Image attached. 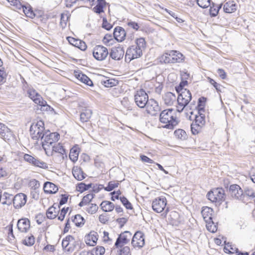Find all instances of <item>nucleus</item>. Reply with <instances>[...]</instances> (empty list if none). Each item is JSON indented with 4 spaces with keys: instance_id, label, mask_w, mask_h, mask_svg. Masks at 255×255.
<instances>
[{
    "instance_id": "48",
    "label": "nucleus",
    "mask_w": 255,
    "mask_h": 255,
    "mask_svg": "<svg viewBox=\"0 0 255 255\" xmlns=\"http://www.w3.org/2000/svg\"><path fill=\"white\" fill-rule=\"evenodd\" d=\"M70 243L64 238L62 242V246L64 250L68 252H72L74 251L73 247L70 246Z\"/></svg>"
},
{
    "instance_id": "61",
    "label": "nucleus",
    "mask_w": 255,
    "mask_h": 255,
    "mask_svg": "<svg viewBox=\"0 0 255 255\" xmlns=\"http://www.w3.org/2000/svg\"><path fill=\"white\" fill-rule=\"evenodd\" d=\"M102 27L107 30H111L113 27V25L108 22L105 17H103Z\"/></svg>"
},
{
    "instance_id": "7",
    "label": "nucleus",
    "mask_w": 255,
    "mask_h": 255,
    "mask_svg": "<svg viewBox=\"0 0 255 255\" xmlns=\"http://www.w3.org/2000/svg\"><path fill=\"white\" fill-rule=\"evenodd\" d=\"M142 55V50L132 45L127 50L125 61L129 62L131 60L140 57Z\"/></svg>"
},
{
    "instance_id": "22",
    "label": "nucleus",
    "mask_w": 255,
    "mask_h": 255,
    "mask_svg": "<svg viewBox=\"0 0 255 255\" xmlns=\"http://www.w3.org/2000/svg\"><path fill=\"white\" fill-rule=\"evenodd\" d=\"M1 203L2 205L9 206L13 203V196L12 194L4 192L2 195Z\"/></svg>"
},
{
    "instance_id": "14",
    "label": "nucleus",
    "mask_w": 255,
    "mask_h": 255,
    "mask_svg": "<svg viewBox=\"0 0 255 255\" xmlns=\"http://www.w3.org/2000/svg\"><path fill=\"white\" fill-rule=\"evenodd\" d=\"M125 53L123 47L119 45L118 47H113L110 53V57L115 60H120L123 58Z\"/></svg>"
},
{
    "instance_id": "17",
    "label": "nucleus",
    "mask_w": 255,
    "mask_h": 255,
    "mask_svg": "<svg viewBox=\"0 0 255 255\" xmlns=\"http://www.w3.org/2000/svg\"><path fill=\"white\" fill-rule=\"evenodd\" d=\"M113 35L117 41L122 42L125 39L126 32L122 27L117 26L114 29Z\"/></svg>"
},
{
    "instance_id": "51",
    "label": "nucleus",
    "mask_w": 255,
    "mask_h": 255,
    "mask_svg": "<svg viewBox=\"0 0 255 255\" xmlns=\"http://www.w3.org/2000/svg\"><path fill=\"white\" fill-rule=\"evenodd\" d=\"M136 45H134L138 48H140L142 50L145 47L146 42L144 38L140 37L136 39Z\"/></svg>"
},
{
    "instance_id": "3",
    "label": "nucleus",
    "mask_w": 255,
    "mask_h": 255,
    "mask_svg": "<svg viewBox=\"0 0 255 255\" xmlns=\"http://www.w3.org/2000/svg\"><path fill=\"white\" fill-rule=\"evenodd\" d=\"M207 197L216 206H219L225 199V191L222 188L213 189L207 193Z\"/></svg>"
},
{
    "instance_id": "39",
    "label": "nucleus",
    "mask_w": 255,
    "mask_h": 255,
    "mask_svg": "<svg viewBox=\"0 0 255 255\" xmlns=\"http://www.w3.org/2000/svg\"><path fill=\"white\" fill-rule=\"evenodd\" d=\"M79 155V151L76 147L71 148L69 153V158L73 162L77 161Z\"/></svg>"
},
{
    "instance_id": "13",
    "label": "nucleus",
    "mask_w": 255,
    "mask_h": 255,
    "mask_svg": "<svg viewBox=\"0 0 255 255\" xmlns=\"http://www.w3.org/2000/svg\"><path fill=\"white\" fill-rule=\"evenodd\" d=\"M27 201V196L24 193H18L13 197V206L15 209L23 207Z\"/></svg>"
},
{
    "instance_id": "20",
    "label": "nucleus",
    "mask_w": 255,
    "mask_h": 255,
    "mask_svg": "<svg viewBox=\"0 0 255 255\" xmlns=\"http://www.w3.org/2000/svg\"><path fill=\"white\" fill-rule=\"evenodd\" d=\"M43 190L46 193L55 194L58 191V188L55 184L47 181L44 184Z\"/></svg>"
},
{
    "instance_id": "46",
    "label": "nucleus",
    "mask_w": 255,
    "mask_h": 255,
    "mask_svg": "<svg viewBox=\"0 0 255 255\" xmlns=\"http://www.w3.org/2000/svg\"><path fill=\"white\" fill-rule=\"evenodd\" d=\"M205 115H196L194 121L193 122L195 124L199 125L200 126L203 127L205 123Z\"/></svg>"
},
{
    "instance_id": "45",
    "label": "nucleus",
    "mask_w": 255,
    "mask_h": 255,
    "mask_svg": "<svg viewBox=\"0 0 255 255\" xmlns=\"http://www.w3.org/2000/svg\"><path fill=\"white\" fill-rule=\"evenodd\" d=\"M102 83L106 87H112L116 86L118 83V81L114 79H109L102 81Z\"/></svg>"
},
{
    "instance_id": "30",
    "label": "nucleus",
    "mask_w": 255,
    "mask_h": 255,
    "mask_svg": "<svg viewBox=\"0 0 255 255\" xmlns=\"http://www.w3.org/2000/svg\"><path fill=\"white\" fill-rule=\"evenodd\" d=\"M210 6V15L211 17H215L218 14L220 9L221 8L222 5H216L215 3L212 2L211 3Z\"/></svg>"
},
{
    "instance_id": "54",
    "label": "nucleus",
    "mask_w": 255,
    "mask_h": 255,
    "mask_svg": "<svg viewBox=\"0 0 255 255\" xmlns=\"http://www.w3.org/2000/svg\"><path fill=\"white\" fill-rule=\"evenodd\" d=\"M29 185L31 188V190H36L40 187L39 182L35 179L31 180Z\"/></svg>"
},
{
    "instance_id": "32",
    "label": "nucleus",
    "mask_w": 255,
    "mask_h": 255,
    "mask_svg": "<svg viewBox=\"0 0 255 255\" xmlns=\"http://www.w3.org/2000/svg\"><path fill=\"white\" fill-rule=\"evenodd\" d=\"M93 185V184L92 183L86 184L84 182H80L76 185V190L80 193H83V192L88 190L89 188L92 187Z\"/></svg>"
},
{
    "instance_id": "63",
    "label": "nucleus",
    "mask_w": 255,
    "mask_h": 255,
    "mask_svg": "<svg viewBox=\"0 0 255 255\" xmlns=\"http://www.w3.org/2000/svg\"><path fill=\"white\" fill-rule=\"evenodd\" d=\"M35 219L36 223L40 225L45 219V216L42 213H39L35 216Z\"/></svg>"
},
{
    "instance_id": "25",
    "label": "nucleus",
    "mask_w": 255,
    "mask_h": 255,
    "mask_svg": "<svg viewBox=\"0 0 255 255\" xmlns=\"http://www.w3.org/2000/svg\"><path fill=\"white\" fill-rule=\"evenodd\" d=\"M107 4L105 0H97V3L93 8V11L97 13L100 14L104 12V8Z\"/></svg>"
},
{
    "instance_id": "21",
    "label": "nucleus",
    "mask_w": 255,
    "mask_h": 255,
    "mask_svg": "<svg viewBox=\"0 0 255 255\" xmlns=\"http://www.w3.org/2000/svg\"><path fill=\"white\" fill-rule=\"evenodd\" d=\"M213 209L208 207H205L203 208L201 213L204 220L206 222H210L212 218Z\"/></svg>"
},
{
    "instance_id": "57",
    "label": "nucleus",
    "mask_w": 255,
    "mask_h": 255,
    "mask_svg": "<svg viewBox=\"0 0 255 255\" xmlns=\"http://www.w3.org/2000/svg\"><path fill=\"white\" fill-rule=\"evenodd\" d=\"M119 251L120 255H131L130 248L128 246H123Z\"/></svg>"
},
{
    "instance_id": "49",
    "label": "nucleus",
    "mask_w": 255,
    "mask_h": 255,
    "mask_svg": "<svg viewBox=\"0 0 255 255\" xmlns=\"http://www.w3.org/2000/svg\"><path fill=\"white\" fill-rule=\"evenodd\" d=\"M120 199L121 202L122 203V204H123V205L127 209H129V210L132 209L133 208H132V206L131 204L126 197H125L124 196L122 197H120Z\"/></svg>"
},
{
    "instance_id": "37",
    "label": "nucleus",
    "mask_w": 255,
    "mask_h": 255,
    "mask_svg": "<svg viewBox=\"0 0 255 255\" xmlns=\"http://www.w3.org/2000/svg\"><path fill=\"white\" fill-rule=\"evenodd\" d=\"M161 62L164 63H173L171 56H170V51L164 53L160 58Z\"/></svg>"
},
{
    "instance_id": "50",
    "label": "nucleus",
    "mask_w": 255,
    "mask_h": 255,
    "mask_svg": "<svg viewBox=\"0 0 255 255\" xmlns=\"http://www.w3.org/2000/svg\"><path fill=\"white\" fill-rule=\"evenodd\" d=\"M196 1L199 6L203 8H207L211 5V0H196Z\"/></svg>"
},
{
    "instance_id": "60",
    "label": "nucleus",
    "mask_w": 255,
    "mask_h": 255,
    "mask_svg": "<svg viewBox=\"0 0 255 255\" xmlns=\"http://www.w3.org/2000/svg\"><path fill=\"white\" fill-rule=\"evenodd\" d=\"M7 74L5 71L3 70L0 69V85L4 84L6 80Z\"/></svg>"
},
{
    "instance_id": "12",
    "label": "nucleus",
    "mask_w": 255,
    "mask_h": 255,
    "mask_svg": "<svg viewBox=\"0 0 255 255\" xmlns=\"http://www.w3.org/2000/svg\"><path fill=\"white\" fill-rule=\"evenodd\" d=\"M145 107L147 113L152 116H156L160 110L158 103L153 99L149 100Z\"/></svg>"
},
{
    "instance_id": "4",
    "label": "nucleus",
    "mask_w": 255,
    "mask_h": 255,
    "mask_svg": "<svg viewBox=\"0 0 255 255\" xmlns=\"http://www.w3.org/2000/svg\"><path fill=\"white\" fill-rule=\"evenodd\" d=\"M167 200L165 197L161 196L155 199L152 203V208L156 213H161L164 211L167 214L169 211V208L166 207Z\"/></svg>"
},
{
    "instance_id": "19",
    "label": "nucleus",
    "mask_w": 255,
    "mask_h": 255,
    "mask_svg": "<svg viewBox=\"0 0 255 255\" xmlns=\"http://www.w3.org/2000/svg\"><path fill=\"white\" fill-rule=\"evenodd\" d=\"M170 53L173 63H181L184 61L185 57L179 51L177 50H170Z\"/></svg>"
},
{
    "instance_id": "55",
    "label": "nucleus",
    "mask_w": 255,
    "mask_h": 255,
    "mask_svg": "<svg viewBox=\"0 0 255 255\" xmlns=\"http://www.w3.org/2000/svg\"><path fill=\"white\" fill-rule=\"evenodd\" d=\"M33 102L35 104H37V105H39L40 107V108H42L43 107V106H45V105H46L47 104V102L43 100L41 95L38 98L34 99L33 100Z\"/></svg>"
},
{
    "instance_id": "52",
    "label": "nucleus",
    "mask_w": 255,
    "mask_h": 255,
    "mask_svg": "<svg viewBox=\"0 0 255 255\" xmlns=\"http://www.w3.org/2000/svg\"><path fill=\"white\" fill-rule=\"evenodd\" d=\"M235 248L233 245L230 244V243H228L225 244V246L224 248V251L226 253L229 254H233L235 253Z\"/></svg>"
},
{
    "instance_id": "43",
    "label": "nucleus",
    "mask_w": 255,
    "mask_h": 255,
    "mask_svg": "<svg viewBox=\"0 0 255 255\" xmlns=\"http://www.w3.org/2000/svg\"><path fill=\"white\" fill-rule=\"evenodd\" d=\"M207 229L211 233H215L217 230V226L213 221V219L210 222H206Z\"/></svg>"
},
{
    "instance_id": "64",
    "label": "nucleus",
    "mask_w": 255,
    "mask_h": 255,
    "mask_svg": "<svg viewBox=\"0 0 255 255\" xmlns=\"http://www.w3.org/2000/svg\"><path fill=\"white\" fill-rule=\"evenodd\" d=\"M95 194L93 193H89L84 196L82 199V200L84 201V202L88 204L90 203L92 200L94 198Z\"/></svg>"
},
{
    "instance_id": "23",
    "label": "nucleus",
    "mask_w": 255,
    "mask_h": 255,
    "mask_svg": "<svg viewBox=\"0 0 255 255\" xmlns=\"http://www.w3.org/2000/svg\"><path fill=\"white\" fill-rule=\"evenodd\" d=\"M244 200L242 201L243 203H246L250 199H252L255 198V192L253 189L247 188L245 189L244 192L243 191Z\"/></svg>"
},
{
    "instance_id": "58",
    "label": "nucleus",
    "mask_w": 255,
    "mask_h": 255,
    "mask_svg": "<svg viewBox=\"0 0 255 255\" xmlns=\"http://www.w3.org/2000/svg\"><path fill=\"white\" fill-rule=\"evenodd\" d=\"M67 39L69 43L73 46L77 47L79 43L80 42V40L79 39L75 38L73 37L68 36L67 37Z\"/></svg>"
},
{
    "instance_id": "38",
    "label": "nucleus",
    "mask_w": 255,
    "mask_h": 255,
    "mask_svg": "<svg viewBox=\"0 0 255 255\" xmlns=\"http://www.w3.org/2000/svg\"><path fill=\"white\" fill-rule=\"evenodd\" d=\"M27 94L33 101L34 99L40 97V95L38 94L33 88H29L26 91Z\"/></svg>"
},
{
    "instance_id": "47",
    "label": "nucleus",
    "mask_w": 255,
    "mask_h": 255,
    "mask_svg": "<svg viewBox=\"0 0 255 255\" xmlns=\"http://www.w3.org/2000/svg\"><path fill=\"white\" fill-rule=\"evenodd\" d=\"M35 243V238L33 235H31L26 238L22 241V243L27 246H32Z\"/></svg>"
},
{
    "instance_id": "40",
    "label": "nucleus",
    "mask_w": 255,
    "mask_h": 255,
    "mask_svg": "<svg viewBox=\"0 0 255 255\" xmlns=\"http://www.w3.org/2000/svg\"><path fill=\"white\" fill-rule=\"evenodd\" d=\"M105 253V249L103 247L97 246L92 250L91 255H103Z\"/></svg>"
},
{
    "instance_id": "44",
    "label": "nucleus",
    "mask_w": 255,
    "mask_h": 255,
    "mask_svg": "<svg viewBox=\"0 0 255 255\" xmlns=\"http://www.w3.org/2000/svg\"><path fill=\"white\" fill-rule=\"evenodd\" d=\"M202 127L199 125L192 123L191 125V131L193 134L196 135L198 134L201 131Z\"/></svg>"
},
{
    "instance_id": "8",
    "label": "nucleus",
    "mask_w": 255,
    "mask_h": 255,
    "mask_svg": "<svg viewBox=\"0 0 255 255\" xmlns=\"http://www.w3.org/2000/svg\"><path fill=\"white\" fill-rule=\"evenodd\" d=\"M131 237L132 234L129 231H126L121 233L116 240L115 247L116 248L123 247L129 242Z\"/></svg>"
},
{
    "instance_id": "15",
    "label": "nucleus",
    "mask_w": 255,
    "mask_h": 255,
    "mask_svg": "<svg viewBox=\"0 0 255 255\" xmlns=\"http://www.w3.org/2000/svg\"><path fill=\"white\" fill-rule=\"evenodd\" d=\"M17 227L21 233H27L30 227V222L26 218L19 219L17 223Z\"/></svg>"
},
{
    "instance_id": "27",
    "label": "nucleus",
    "mask_w": 255,
    "mask_h": 255,
    "mask_svg": "<svg viewBox=\"0 0 255 255\" xmlns=\"http://www.w3.org/2000/svg\"><path fill=\"white\" fill-rule=\"evenodd\" d=\"M223 9L226 13H231L236 10L237 5L234 1H228L224 4Z\"/></svg>"
},
{
    "instance_id": "18",
    "label": "nucleus",
    "mask_w": 255,
    "mask_h": 255,
    "mask_svg": "<svg viewBox=\"0 0 255 255\" xmlns=\"http://www.w3.org/2000/svg\"><path fill=\"white\" fill-rule=\"evenodd\" d=\"M97 233L94 231H91L88 235L85 237V240L86 244L90 246H94L98 240Z\"/></svg>"
},
{
    "instance_id": "34",
    "label": "nucleus",
    "mask_w": 255,
    "mask_h": 255,
    "mask_svg": "<svg viewBox=\"0 0 255 255\" xmlns=\"http://www.w3.org/2000/svg\"><path fill=\"white\" fill-rule=\"evenodd\" d=\"M53 152H57L60 153L61 155H65L66 156V150L64 148L63 146L60 143L55 144L52 146Z\"/></svg>"
},
{
    "instance_id": "5",
    "label": "nucleus",
    "mask_w": 255,
    "mask_h": 255,
    "mask_svg": "<svg viewBox=\"0 0 255 255\" xmlns=\"http://www.w3.org/2000/svg\"><path fill=\"white\" fill-rule=\"evenodd\" d=\"M178 94L177 102L182 107L181 110H178V112L181 113L191 100L192 95L189 90H184L183 92Z\"/></svg>"
},
{
    "instance_id": "11",
    "label": "nucleus",
    "mask_w": 255,
    "mask_h": 255,
    "mask_svg": "<svg viewBox=\"0 0 255 255\" xmlns=\"http://www.w3.org/2000/svg\"><path fill=\"white\" fill-rule=\"evenodd\" d=\"M229 193L232 198L241 201L244 200L243 190L237 184H232L229 188Z\"/></svg>"
},
{
    "instance_id": "41",
    "label": "nucleus",
    "mask_w": 255,
    "mask_h": 255,
    "mask_svg": "<svg viewBox=\"0 0 255 255\" xmlns=\"http://www.w3.org/2000/svg\"><path fill=\"white\" fill-rule=\"evenodd\" d=\"M119 185L118 181H111L109 182L107 187L104 188V189L108 192L112 191L114 189L118 187Z\"/></svg>"
},
{
    "instance_id": "6",
    "label": "nucleus",
    "mask_w": 255,
    "mask_h": 255,
    "mask_svg": "<svg viewBox=\"0 0 255 255\" xmlns=\"http://www.w3.org/2000/svg\"><path fill=\"white\" fill-rule=\"evenodd\" d=\"M149 101L148 96L143 89L137 91L134 95V101L140 108H144Z\"/></svg>"
},
{
    "instance_id": "31",
    "label": "nucleus",
    "mask_w": 255,
    "mask_h": 255,
    "mask_svg": "<svg viewBox=\"0 0 255 255\" xmlns=\"http://www.w3.org/2000/svg\"><path fill=\"white\" fill-rule=\"evenodd\" d=\"M72 222L74 223L76 226L81 227L83 226L85 223V219L80 214L76 215L74 216V218L72 219Z\"/></svg>"
},
{
    "instance_id": "36",
    "label": "nucleus",
    "mask_w": 255,
    "mask_h": 255,
    "mask_svg": "<svg viewBox=\"0 0 255 255\" xmlns=\"http://www.w3.org/2000/svg\"><path fill=\"white\" fill-rule=\"evenodd\" d=\"M174 133L177 138L182 140L186 139L188 137L185 131L182 129L175 130Z\"/></svg>"
},
{
    "instance_id": "26",
    "label": "nucleus",
    "mask_w": 255,
    "mask_h": 255,
    "mask_svg": "<svg viewBox=\"0 0 255 255\" xmlns=\"http://www.w3.org/2000/svg\"><path fill=\"white\" fill-rule=\"evenodd\" d=\"M74 177L78 180L81 181L85 178L86 174L81 168L74 167L72 170Z\"/></svg>"
},
{
    "instance_id": "29",
    "label": "nucleus",
    "mask_w": 255,
    "mask_h": 255,
    "mask_svg": "<svg viewBox=\"0 0 255 255\" xmlns=\"http://www.w3.org/2000/svg\"><path fill=\"white\" fill-rule=\"evenodd\" d=\"M48 132H49V130L45 131L44 133V138L42 139L43 141L41 142L42 147H45V146H47V147H50V146L54 142L53 141V139H50V136Z\"/></svg>"
},
{
    "instance_id": "62",
    "label": "nucleus",
    "mask_w": 255,
    "mask_h": 255,
    "mask_svg": "<svg viewBox=\"0 0 255 255\" xmlns=\"http://www.w3.org/2000/svg\"><path fill=\"white\" fill-rule=\"evenodd\" d=\"M187 84V81L186 80L181 82L179 85L175 87V90L177 93H181L184 91V90H187L184 89V87L185 85Z\"/></svg>"
},
{
    "instance_id": "9",
    "label": "nucleus",
    "mask_w": 255,
    "mask_h": 255,
    "mask_svg": "<svg viewBox=\"0 0 255 255\" xmlns=\"http://www.w3.org/2000/svg\"><path fill=\"white\" fill-rule=\"evenodd\" d=\"M131 244L134 248H142L145 245L144 233L140 231H136L132 237Z\"/></svg>"
},
{
    "instance_id": "10",
    "label": "nucleus",
    "mask_w": 255,
    "mask_h": 255,
    "mask_svg": "<svg viewBox=\"0 0 255 255\" xmlns=\"http://www.w3.org/2000/svg\"><path fill=\"white\" fill-rule=\"evenodd\" d=\"M108 51L106 47L102 45H96L93 49V55L98 61H102L106 59L108 55Z\"/></svg>"
},
{
    "instance_id": "59",
    "label": "nucleus",
    "mask_w": 255,
    "mask_h": 255,
    "mask_svg": "<svg viewBox=\"0 0 255 255\" xmlns=\"http://www.w3.org/2000/svg\"><path fill=\"white\" fill-rule=\"evenodd\" d=\"M98 208L97 204H91V206L87 208L86 211L90 214H94L98 211Z\"/></svg>"
},
{
    "instance_id": "2",
    "label": "nucleus",
    "mask_w": 255,
    "mask_h": 255,
    "mask_svg": "<svg viewBox=\"0 0 255 255\" xmlns=\"http://www.w3.org/2000/svg\"><path fill=\"white\" fill-rule=\"evenodd\" d=\"M44 124L39 121L36 123H33L30 127V134L33 140L38 141L39 139L42 140L44 137Z\"/></svg>"
},
{
    "instance_id": "33",
    "label": "nucleus",
    "mask_w": 255,
    "mask_h": 255,
    "mask_svg": "<svg viewBox=\"0 0 255 255\" xmlns=\"http://www.w3.org/2000/svg\"><path fill=\"white\" fill-rule=\"evenodd\" d=\"M7 134H11L10 131H9V129L7 128L4 125L0 123V134L1 137L5 140L8 137Z\"/></svg>"
},
{
    "instance_id": "56",
    "label": "nucleus",
    "mask_w": 255,
    "mask_h": 255,
    "mask_svg": "<svg viewBox=\"0 0 255 255\" xmlns=\"http://www.w3.org/2000/svg\"><path fill=\"white\" fill-rule=\"evenodd\" d=\"M33 165L43 169H47L48 168L47 164L46 162L40 161L37 158H35V161H34Z\"/></svg>"
},
{
    "instance_id": "35",
    "label": "nucleus",
    "mask_w": 255,
    "mask_h": 255,
    "mask_svg": "<svg viewBox=\"0 0 255 255\" xmlns=\"http://www.w3.org/2000/svg\"><path fill=\"white\" fill-rule=\"evenodd\" d=\"M56 208L53 206L49 207L46 212V217L49 219H54L57 216V213L56 211Z\"/></svg>"
},
{
    "instance_id": "1",
    "label": "nucleus",
    "mask_w": 255,
    "mask_h": 255,
    "mask_svg": "<svg viewBox=\"0 0 255 255\" xmlns=\"http://www.w3.org/2000/svg\"><path fill=\"white\" fill-rule=\"evenodd\" d=\"M173 109L163 110L160 114V122L165 125L163 126L164 128L173 129L178 124L176 118L174 116Z\"/></svg>"
},
{
    "instance_id": "16",
    "label": "nucleus",
    "mask_w": 255,
    "mask_h": 255,
    "mask_svg": "<svg viewBox=\"0 0 255 255\" xmlns=\"http://www.w3.org/2000/svg\"><path fill=\"white\" fill-rule=\"evenodd\" d=\"M93 112L91 109L87 107H82L80 115V120L81 123H85L89 121Z\"/></svg>"
},
{
    "instance_id": "28",
    "label": "nucleus",
    "mask_w": 255,
    "mask_h": 255,
    "mask_svg": "<svg viewBox=\"0 0 255 255\" xmlns=\"http://www.w3.org/2000/svg\"><path fill=\"white\" fill-rule=\"evenodd\" d=\"M100 206L102 210L106 212H111L115 208V205L113 203L108 201H103L101 203Z\"/></svg>"
},
{
    "instance_id": "24",
    "label": "nucleus",
    "mask_w": 255,
    "mask_h": 255,
    "mask_svg": "<svg viewBox=\"0 0 255 255\" xmlns=\"http://www.w3.org/2000/svg\"><path fill=\"white\" fill-rule=\"evenodd\" d=\"M165 104L168 106H171L176 100L175 95L171 92H167L163 97Z\"/></svg>"
},
{
    "instance_id": "53",
    "label": "nucleus",
    "mask_w": 255,
    "mask_h": 255,
    "mask_svg": "<svg viewBox=\"0 0 255 255\" xmlns=\"http://www.w3.org/2000/svg\"><path fill=\"white\" fill-rule=\"evenodd\" d=\"M80 81L88 86H92L93 85L92 81L85 74L81 75Z\"/></svg>"
},
{
    "instance_id": "42",
    "label": "nucleus",
    "mask_w": 255,
    "mask_h": 255,
    "mask_svg": "<svg viewBox=\"0 0 255 255\" xmlns=\"http://www.w3.org/2000/svg\"><path fill=\"white\" fill-rule=\"evenodd\" d=\"M22 8L23 11L26 16L31 18H33L35 16V13H34L30 6H26L25 5H23Z\"/></svg>"
}]
</instances>
